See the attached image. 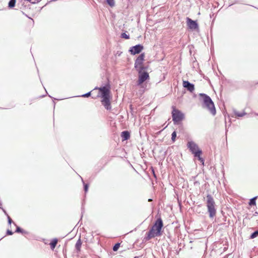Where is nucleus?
I'll return each mask as SVG.
<instances>
[{
  "instance_id": "25",
  "label": "nucleus",
  "mask_w": 258,
  "mask_h": 258,
  "mask_svg": "<svg viewBox=\"0 0 258 258\" xmlns=\"http://www.w3.org/2000/svg\"><path fill=\"white\" fill-rule=\"evenodd\" d=\"M176 137H177V132L175 130L171 134V141L172 143H174L175 142Z\"/></svg>"
},
{
  "instance_id": "41",
  "label": "nucleus",
  "mask_w": 258,
  "mask_h": 258,
  "mask_svg": "<svg viewBox=\"0 0 258 258\" xmlns=\"http://www.w3.org/2000/svg\"><path fill=\"white\" fill-rule=\"evenodd\" d=\"M66 249H63V253L64 255H66Z\"/></svg>"
},
{
  "instance_id": "24",
  "label": "nucleus",
  "mask_w": 258,
  "mask_h": 258,
  "mask_svg": "<svg viewBox=\"0 0 258 258\" xmlns=\"http://www.w3.org/2000/svg\"><path fill=\"white\" fill-rule=\"evenodd\" d=\"M83 185V189L85 194H87L89 190V187L90 185V183L89 182L86 183L84 182Z\"/></svg>"
},
{
  "instance_id": "3",
  "label": "nucleus",
  "mask_w": 258,
  "mask_h": 258,
  "mask_svg": "<svg viewBox=\"0 0 258 258\" xmlns=\"http://www.w3.org/2000/svg\"><path fill=\"white\" fill-rule=\"evenodd\" d=\"M199 96V100L202 103V107L207 109L213 115H215L216 114V109L214 103L211 98L209 95L204 93H200Z\"/></svg>"
},
{
  "instance_id": "50",
  "label": "nucleus",
  "mask_w": 258,
  "mask_h": 258,
  "mask_svg": "<svg viewBox=\"0 0 258 258\" xmlns=\"http://www.w3.org/2000/svg\"><path fill=\"white\" fill-rule=\"evenodd\" d=\"M196 96H197L196 94H195V95H194V97H196Z\"/></svg>"
},
{
  "instance_id": "51",
  "label": "nucleus",
  "mask_w": 258,
  "mask_h": 258,
  "mask_svg": "<svg viewBox=\"0 0 258 258\" xmlns=\"http://www.w3.org/2000/svg\"><path fill=\"white\" fill-rule=\"evenodd\" d=\"M255 115L258 116V113H255Z\"/></svg>"
},
{
  "instance_id": "23",
  "label": "nucleus",
  "mask_w": 258,
  "mask_h": 258,
  "mask_svg": "<svg viewBox=\"0 0 258 258\" xmlns=\"http://www.w3.org/2000/svg\"><path fill=\"white\" fill-rule=\"evenodd\" d=\"M120 37L125 39H129L130 38V35L126 31L122 32L120 34Z\"/></svg>"
},
{
  "instance_id": "31",
  "label": "nucleus",
  "mask_w": 258,
  "mask_h": 258,
  "mask_svg": "<svg viewBox=\"0 0 258 258\" xmlns=\"http://www.w3.org/2000/svg\"><path fill=\"white\" fill-rule=\"evenodd\" d=\"M221 81L223 84H224L225 82H227L228 83H231V81L229 80H227L224 76L222 77Z\"/></svg>"
},
{
  "instance_id": "35",
  "label": "nucleus",
  "mask_w": 258,
  "mask_h": 258,
  "mask_svg": "<svg viewBox=\"0 0 258 258\" xmlns=\"http://www.w3.org/2000/svg\"><path fill=\"white\" fill-rule=\"evenodd\" d=\"M42 0H34L32 3H31V4H36L40 2Z\"/></svg>"
},
{
  "instance_id": "55",
  "label": "nucleus",
  "mask_w": 258,
  "mask_h": 258,
  "mask_svg": "<svg viewBox=\"0 0 258 258\" xmlns=\"http://www.w3.org/2000/svg\"><path fill=\"white\" fill-rule=\"evenodd\" d=\"M256 84H258V82L256 83Z\"/></svg>"
},
{
  "instance_id": "40",
  "label": "nucleus",
  "mask_w": 258,
  "mask_h": 258,
  "mask_svg": "<svg viewBox=\"0 0 258 258\" xmlns=\"http://www.w3.org/2000/svg\"><path fill=\"white\" fill-rule=\"evenodd\" d=\"M152 172H153V175H154V176L155 177H156V174H155V171H154V169H152Z\"/></svg>"
},
{
  "instance_id": "17",
  "label": "nucleus",
  "mask_w": 258,
  "mask_h": 258,
  "mask_svg": "<svg viewBox=\"0 0 258 258\" xmlns=\"http://www.w3.org/2000/svg\"><path fill=\"white\" fill-rule=\"evenodd\" d=\"M57 241L58 239L57 238H54L50 240L49 245L51 250H53L55 248Z\"/></svg>"
},
{
  "instance_id": "34",
  "label": "nucleus",
  "mask_w": 258,
  "mask_h": 258,
  "mask_svg": "<svg viewBox=\"0 0 258 258\" xmlns=\"http://www.w3.org/2000/svg\"><path fill=\"white\" fill-rule=\"evenodd\" d=\"M0 209H1L2 210V211H3L4 213L5 214V215L7 216V217H8V216H9L8 215L7 211L4 208H3L2 207L0 206Z\"/></svg>"
},
{
  "instance_id": "14",
  "label": "nucleus",
  "mask_w": 258,
  "mask_h": 258,
  "mask_svg": "<svg viewBox=\"0 0 258 258\" xmlns=\"http://www.w3.org/2000/svg\"><path fill=\"white\" fill-rule=\"evenodd\" d=\"M120 137L122 141H127L131 138V133L127 130L122 131L120 134Z\"/></svg>"
},
{
  "instance_id": "18",
  "label": "nucleus",
  "mask_w": 258,
  "mask_h": 258,
  "mask_svg": "<svg viewBox=\"0 0 258 258\" xmlns=\"http://www.w3.org/2000/svg\"><path fill=\"white\" fill-rule=\"evenodd\" d=\"M82 244V240L81 238H79L75 244V249L77 252H80L81 251Z\"/></svg>"
},
{
  "instance_id": "21",
  "label": "nucleus",
  "mask_w": 258,
  "mask_h": 258,
  "mask_svg": "<svg viewBox=\"0 0 258 258\" xmlns=\"http://www.w3.org/2000/svg\"><path fill=\"white\" fill-rule=\"evenodd\" d=\"M85 199H84L82 203L81 218L78 223H79L80 222V221L82 219L83 214L85 213ZM78 224L79 223H78Z\"/></svg>"
},
{
  "instance_id": "36",
  "label": "nucleus",
  "mask_w": 258,
  "mask_h": 258,
  "mask_svg": "<svg viewBox=\"0 0 258 258\" xmlns=\"http://www.w3.org/2000/svg\"><path fill=\"white\" fill-rule=\"evenodd\" d=\"M100 87L96 86L92 91V92H94L96 90H98V91H100Z\"/></svg>"
},
{
  "instance_id": "39",
  "label": "nucleus",
  "mask_w": 258,
  "mask_h": 258,
  "mask_svg": "<svg viewBox=\"0 0 258 258\" xmlns=\"http://www.w3.org/2000/svg\"><path fill=\"white\" fill-rule=\"evenodd\" d=\"M238 3V2H237V1H235V2H233V3H232L231 4H230L229 5V6H232V5H233L235 4H236V3Z\"/></svg>"
},
{
  "instance_id": "10",
  "label": "nucleus",
  "mask_w": 258,
  "mask_h": 258,
  "mask_svg": "<svg viewBox=\"0 0 258 258\" xmlns=\"http://www.w3.org/2000/svg\"><path fill=\"white\" fill-rule=\"evenodd\" d=\"M145 53L142 52L136 58L135 61L134 68L136 70L141 69L144 65L143 63L145 61Z\"/></svg>"
},
{
  "instance_id": "15",
  "label": "nucleus",
  "mask_w": 258,
  "mask_h": 258,
  "mask_svg": "<svg viewBox=\"0 0 258 258\" xmlns=\"http://www.w3.org/2000/svg\"><path fill=\"white\" fill-rule=\"evenodd\" d=\"M14 225L16 227V230L15 231V233H21L23 235H25L29 233L27 231L23 229L20 226H18L15 223H14Z\"/></svg>"
},
{
  "instance_id": "7",
  "label": "nucleus",
  "mask_w": 258,
  "mask_h": 258,
  "mask_svg": "<svg viewBox=\"0 0 258 258\" xmlns=\"http://www.w3.org/2000/svg\"><path fill=\"white\" fill-rule=\"evenodd\" d=\"M92 98L93 99L100 98V102L104 108L107 110H110L111 109V101L112 100V94L101 96H92Z\"/></svg>"
},
{
  "instance_id": "52",
  "label": "nucleus",
  "mask_w": 258,
  "mask_h": 258,
  "mask_svg": "<svg viewBox=\"0 0 258 258\" xmlns=\"http://www.w3.org/2000/svg\"><path fill=\"white\" fill-rule=\"evenodd\" d=\"M2 202L0 201V206H1V205H2Z\"/></svg>"
},
{
  "instance_id": "37",
  "label": "nucleus",
  "mask_w": 258,
  "mask_h": 258,
  "mask_svg": "<svg viewBox=\"0 0 258 258\" xmlns=\"http://www.w3.org/2000/svg\"><path fill=\"white\" fill-rule=\"evenodd\" d=\"M121 53H122L121 51H117V52H116L115 55H117L119 56L121 54Z\"/></svg>"
},
{
  "instance_id": "16",
  "label": "nucleus",
  "mask_w": 258,
  "mask_h": 258,
  "mask_svg": "<svg viewBox=\"0 0 258 258\" xmlns=\"http://www.w3.org/2000/svg\"><path fill=\"white\" fill-rule=\"evenodd\" d=\"M233 111L234 114L237 118L242 117L247 114L244 110L242 111V112H239L237 111L236 109H234L233 110Z\"/></svg>"
},
{
  "instance_id": "48",
  "label": "nucleus",
  "mask_w": 258,
  "mask_h": 258,
  "mask_svg": "<svg viewBox=\"0 0 258 258\" xmlns=\"http://www.w3.org/2000/svg\"><path fill=\"white\" fill-rule=\"evenodd\" d=\"M152 200V199H148V201H149V202L151 201Z\"/></svg>"
},
{
  "instance_id": "30",
  "label": "nucleus",
  "mask_w": 258,
  "mask_h": 258,
  "mask_svg": "<svg viewBox=\"0 0 258 258\" xmlns=\"http://www.w3.org/2000/svg\"><path fill=\"white\" fill-rule=\"evenodd\" d=\"M48 96L52 99V101H53V103L54 108H55V104H56V103H55V100H61V99H57V98H54V97H52V96H50V95H49V94H48Z\"/></svg>"
},
{
  "instance_id": "5",
  "label": "nucleus",
  "mask_w": 258,
  "mask_h": 258,
  "mask_svg": "<svg viewBox=\"0 0 258 258\" xmlns=\"http://www.w3.org/2000/svg\"><path fill=\"white\" fill-rule=\"evenodd\" d=\"M171 116L174 125H182V121L185 119V114L180 110L172 106Z\"/></svg>"
},
{
  "instance_id": "12",
  "label": "nucleus",
  "mask_w": 258,
  "mask_h": 258,
  "mask_svg": "<svg viewBox=\"0 0 258 258\" xmlns=\"http://www.w3.org/2000/svg\"><path fill=\"white\" fill-rule=\"evenodd\" d=\"M182 86L184 88L192 93L195 91V86L193 83H190L188 80H183Z\"/></svg>"
},
{
  "instance_id": "2",
  "label": "nucleus",
  "mask_w": 258,
  "mask_h": 258,
  "mask_svg": "<svg viewBox=\"0 0 258 258\" xmlns=\"http://www.w3.org/2000/svg\"><path fill=\"white\" fill-rule=\"evenodd\" d=\"M149 67V65H144L141 69L136 70L138 73V80L136 82V85L141 88L146 87V84L150 81V77L148 72Z\"/></svg>"
},
{
  "instance_id": "32",
  "label": "nucleus",
  "mask_w": 258,
  "mask_h": 258,
  "mask_svg": "<svg viewBox=\"0 0 258 258\" xmlns=\"http://www.w3.org/2000/svg\"><path fill=\"white\" fill-rule=\"evenodd\" d=\"M7 219H8V224L9 226H11L12 223H14V222H13V220L11 219V218L10 217V216H8Z\"/></svg>"
},
{
  "instance_id": "44",
  "label": "nucleus",
  "mask_w": 258,
  "mask_h": 258,
  "mask_svg": "<svg viewBox=\"0 0 258 258\" xmlns=\"http://www.w3.org/2000/svg\"><path fill=\"white\" fill-rule=\"evenodd\" d=\"M167 151H165L164 152V156H166L167 155Z\"/></svg>"
},
{
  "instance_id": "43",
  "label": "nucleus",
  "mask_w": 258,
  "mask_h": 258,
  "mask_svg": "<svg viewBox=\"0 0 258 258\" xmlns=\"http://www.w3.org/2000/svg\"><path fill=\"white\" fill-rule=\"evenodd\" d=\"M80 177L81 178V180H82V182L83 184L84 182H85V181L84 180L83 178L82 177L80 176Z\"/></svg>"
},
{
  "instance_id": "42",
  "label": "nucleus",
  "mask_w": 258,
  "mask_h": 258,
  "mask_svg": "<svg viewBox=\"0 0 258 258\" xmlns=\"http://www.w3.org/2000/svg\"><path fill=\"white\" fill-rule=\"evenodd\" d=\"M257 215H258V212L256 211V212H254V213L253 214V216H257Z\"/></svg>"
},
{
  "instance_id": "45",
  "label": "nucleus",
  "mask_w": 258,
  "mask_h": 258,
  "mask_svg": "<svg viewBox=\"0 0 258 258\" xmlns=\"http://www.w3.org/2000/svg\"><path fill=\"white\" fill-rule=\"evenodd\" d=\"M44 96H45V95H41L39 97V98H43L44 97Z\"/></svg>"
},
{
  "instance_id": "53",
  "label": "nucleus",
  "mask_w": 258,
  "mask_h": 258,
  "mask_svg": "<svg viewBox=\"0 0 258 258\" xmlns=\"http://www.w3.org/2000/svg\"><path fill=\"white\" fill-rule=\"evenodd\" d=\"M0 109H5V108L0 107Z\"/></svg>"
},
{
  "instance_id": "33",
  "label": "nucleus",
  "mask_w": 258,
  "mask_h": 258,
  "mask_svg": "<svg viewBox=\"0 0 258 258\" xmlns=\"http://www.w3.org/2000/svg\"><path fill=\"white\" fill-rule=\"evenodd\" d=\"M129 109H130V111L131 113L132 114V115H133L134 113V108L133 105H132V104L130 105Z\"/></svg>"
},
{
  "instance_id": "4",
  "label": "nucleus",
  "mask_w": 258,
  "mask_h": 258,
  "mask_svg": "<svg viewBox=\"0 0 258 258\" xmlns=\"http://www.w3.org/2000/svg\"><path fill=\"white\" fill-rule=\"evenodd\" d=\"M186 146L194 157L196 158L202 165H204L205 160L202 157L203 151L199 147V145L194 141L191 140L187 142Z\"/></svg>"
},
{
  "instance_id": "28",
  "label": "nucleus",
  "mask_w": 258,
  "mask_h": 258,
  "mask_svg": "<svg viewBox=\"0 0 258 258\" xmlns=\"http://www.w3.org/2000/svg\"><path fill=\"white\" fill-rule=\"evenodd\" d=\"M120 245V243L119 242H116V243H115L113 245V246L112 247V250L114 251H117L118 250V249H119Z\"/></svg>"
},
{
  "instance_id": "19",
  "label": "nucleus",
  "mask_w": 258,
  "mask_h": 258,
  "mask_svg": "<svg viewBox=\"0 0 258 258\" xmlns=\"http://www.w3.org/2000/svg\"><path fill=\"white\" fill-rule=\"evenodd\" d=\"M16 2H17L16 0H10L8 3V8L9 9H13L16 6Z\"/></svg>"
},
{
  "instance_id": "1",
  "label": "nucleus",
  "mask_w": 258,
  "mask_h": 258,
  "mask_svg": "<svg viewBox=\"0 0 258 258\" xmlns=\"http://www.w3.org/2000/svg\"><path fill=\"white\" fill-rule=\"evenodd\" d=\"M163 226V220L161 217L159 216L155 221L151 228L146 233L143 241H147L152 238L161 236L162 234ZM143 243V242L141 244Z\"/></svg>"
},
{
  "instance_id": "47",
  "label": "nucleus",
  "mask_w": 258,
  "mask_h": 258,
  "mask_svg": "<svg viewBox=\"0 0 258 258\" xmlns=\"http://www.w3.org/2000/svg\"><path fill=\"white\" fill-rule=\"evenodd\" d=\"M139 257H140V256H136L134 258H139Z\"/></svg>"
},
{
  "instance_id": "9",
  "label": "nucleus",
  "mask_w": 258,
  "mask_h": 258,
  "mask_svg": "<svg viewBox=\"0 0 258 258\" xmlns=\"http://www.w3.org/2000/svg\"><path fill=\"white\" fill-rule=\"evenodd\" d=\"M100 91L98 92L96 96H101L103 95H111V86L109 81L102 84L100 86Z\"/></svg>"
},
{
  "instance_id": "27",
  "label": "nucleus",
  "mask_w": 258,
  "mask_h": 258,
  "mask_svg": "<svg viewBox=\"0 0 258 258\" xmlns=\"http://www.w3.org/2000/svg\"><path fill=\"white\" fill-rule=\"evenodd\" d=\"M92 92V91H89L86 93L83 94L81 95L77 96V97L87 98V97L91 96Z\"/></svg>"
},
{
  "instance_id": "29",
  "label": "nucleus",
  "mask_w": 258,
  "mask_h": 258,
  "mask_svg": "<svg viewBox=\"0 0 258 258\" xmlns=\"http://www.w3.org/2000/svg\"><path fill=\"white\" fill-rule=\"evenodd\" d=\"M14 234V232L11 230V229H8L7 230H6V235L5 236H4L2 238H1L0 239V241L3 238H4L6 236H7V235H12L13 234Z\"/></svg>"
},
{
  "instance_id": "49",
  "label": "nucleus",
  "mask_w": 258,
  "mask_h": 258,
  "mask_svg": "<svg viewBox=\"0 0 258 258\" xmlns=\"http://www.w3.org/2000/svg\"><path fill=\"white\" fill-rule=\"evenodd\" d=\"M227 132H228V130L226 128V135L227 134Z\"/></svg>"
},
{
  "instance_id": "26",
  "label": "nucleus",
  "mask_w": 258,
  "mask_h": 258,
  "mask_svg": "<svg viewBox=\"0 0 258 258\" xmlns=\"http://www.w3.org/2000/svg\"><path fill=\"white\" fill-rule=\"evenodd\" d=\"M106 4L110 7L112 8L115 6L114 0H106Z\"/></svg>"
},
{
  "instance_id": "6",
  "label": "nucleus",
  "mask_w": 258,
  "mask_h": 258,
  "mask_svg": "<svg viewBox=\"0 0 258 258\" xmlns=\"http://www.w3.org/2000/svg\"><path fill=\"white\" fill-rule=\"evenodd\" d=\"M206 206L207 207L208 213L210 219H213L216 214L217 210L215 208L216 204L212 196L209 194L207 195Z\"/></svg>"
},
{
  "instance_id": "20",
  "label": "nucleus",
  "mask_w": 258,
  "mask_h": 258,
  "mask_svg": "<svg viewBox=\"0 0 258 258\" xmlns=\"http://www.w3.org/2000/svg\"><path fill=\"white\" fill-rule=\"evenodd\" d=\"M257 198V196L254 197L252 198H251L249 202H248V205L250 206H255L256 205V200Z\"/></svg>"
},
{
  "instance_id": "22",
  "label": "nucleus",
  "mask_w": 258,
  "mask_h": 258,
  "mask_svg": "<svg viewBox=\"0 0 258 258\" xmlns=\"http://www.w3.org/2000/svg\"><path fill=\"white\" fill-rule=\"evenodd\" d=\"M257 237H258V229L254 231L253 232H252L250 234V235L249 237V239H252L255 238Z\"/></svg>"
},
{
  "instance_id": "13",
  "label": "nucleus",
  "mask_w": 258,
  "mask_h": 258,
  "mask_svg": "<svg viewBox=\"0 0 258 258\" xmlns=\"http://www.w3.org/2000/svg\"><path fill=\"white\" fill-rule=\"evenodd\" d=\"M27 1L18 0L17 7L21 10L30 9V4H28Z\"/></svg>"
},
{
  "instance_id": "54",
  "label": "nucleus",
  "mask_w": 258,
  "mask_h": 258,
  "mask_svg": "<svg viewBox=\"0 0 258 258\" xmlns=\"http://www.w3.org/2000/svg\"><path fill=\"white\" fill-rule=\"evenodd\" d=\"M226 124H227V122H226V121L225 120V125H226Z\"/></svg>"
},
{
  "instance_id": "11",
  "label": "nucleus",
  "mask_w": 258,
  "mask_h": 258,
  "mask_svg": "<svg viewBox=\"0 0 258 258\" xmlns=\"http://www.w3.org/2000/svg\"><path fill=\"white\" fill-rule=\"evenodd\" d=\"M144 46L142 44H138L131 46L128 49V52L132 55L140 54L144 49Z\"/></svg>"
},
{
  "instance_id": "8",
  "label": "nucleus",
  "mask_w": 258,
  "mask_h": 258,
  "mask_svg": "<svg viewBox=\"0 0 258 258\" xmlns=\"http://www.w3.org/2000/svg\"><path fill=\"white\" fill-rule=\"evenodd\" d=\"M186 25L188 29L191 31H200L199 24L197 20H194L189 17L186 18Z\"/></svg>"
},
{
  "instance_id": "46",
  "label": "nucleus",
  "mask_w": 258,
  "mask_h": 258,
  "mask_svg": "<svg viewBox=\"0 0 258 258\" xmlns=\"http://www.w3.org/2000/svg\"><path fill=\"white\" fill-rule=\"evenodd\" d=\"M214 15V14H210V17L212 18Z\"/></svg>"
},
{
  "instance_id": "38",
  "label": "nucleus",
  "mask_w": 258,
  "mask_h": 258,
  "mask_svg": "<svg viewBox=\"0 0 258 258\" xmlns=\"http://www.w3.org/2000/svg\"><path fill=\"white\" fill-rule=\"evenodd\" d=\"M22 12L23 15H25L29 19H31L33 21V22H34V20L31 17H29L27 14H25L24 12H23V11H22Z\"/></svg>"
}]
</instances>
